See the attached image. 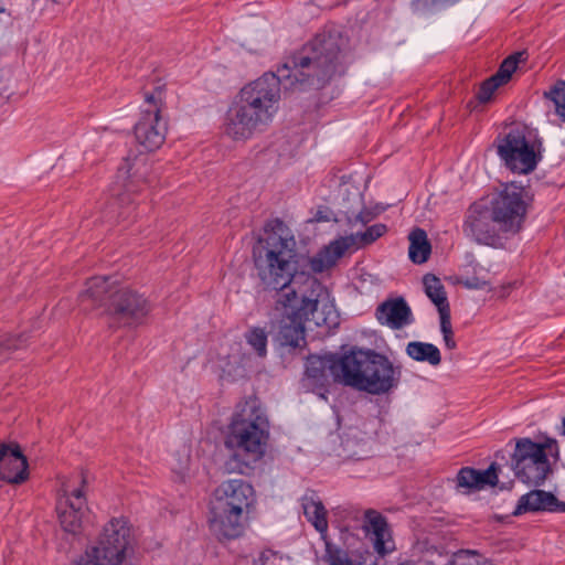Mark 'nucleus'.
Returning <instances> with one entry per match:
<instances>
[{"label": "nucleus", "mask_w": 565, "mask_h": 565, "mask_svg": "<svg viewBox=\"0 0 565 565\" xmlns=\"http://www.w3.org/2000/svg\"><path fill=\"white\" fill-rule=\"evenodd\" d=\"M175 462L171 463V470L174 475L175 481L183 482L189 477L190 470V454L186 450L178 452L173 459Z\"/></svg>", "instance_id": "obj_32"}, {"label": "nucleus", "mask_w": 565, "mask_h": 565, "mask_svg": "<svg viewBox=\"0 0 565 565\" xmlns=\"http://www.w3.org/2000/svg\"><path fill=\"white\" fill-rule=\"evenodd\" d=\"M425 294L437 307L439 317L450 315V306L447 299V294L440 279L435 275L427 274L423 279Z\"/></svg>", "instance_id": "obj_22"}, {"label": "nucleus", "mask_w": 565, "mask_h": 565, "mask_svg": "<svg viewBox=\"0 0 565 565\" xmlns=\"http://www.w3.org/2000/svg\"><path fill=\"white\" fill-rule=\"evenodd\" d=\"M526 52H514L507 56L500 64L498 71L481 82L473 99L469 100L467 107L471 111H479L480 106H484L494 99V93L503 85L508 84L513 73L516 71L520 62L525 61Z\"/></svg>", "instance_id": "obj_14"}, {"label": "nucleus", "mask_w": 565, "mask_h": 565, "mask_svg": "<svg viewBox=\"0 0 565 565\" xmlns=\"http://www.w3.org/2000/svg\"><path fill=\"white\" fill-rule=\"evenodd\" d=\"M548 456L555 461L559 459L556 439L546 438L544 441L536 443L529 437L515 438L510 468L519 481L536 488L544 484L553 472Z\"/></svg>", "instance_id": "obj_7"}, {"label": "nucleus", "mask_w": 565, "mask_h": 565, "mask_svg": "<svg viewBox=\"0 0 565 565\" xmlns=\"http://www.w3.org/2000/svg\"><path fill=\"white\" fill-rule=\"evenodd\" d=\"M449 565H493L483 555L475 551H459L457 552Z\"/></svg>", "instance_id": "obj_31"}, {"label": "nucleus", "mask_w": 565, "mask_h": 565, "mask_svg": "<svg viewBox=\"0 0 565 565\" xmlns=\"http://www.w3.org/2000/svg\"><path fill=\"white\" fill-rule=\"evenodd\" d=\"M25 340L20 337H0V361L6 360L10 352L23 347Z\"/></svg>", "instance_id": "obj_35"}, {"label": "nucleus", "mask_w": 565, "mask_h": 565, "mask_svg": "<svg viewBox=\"0 0 565 565\" xmlns=\"http://www.w3.org/2000/svg\"><path fill=\"white\" fill-rule=\"evenodd\" d=\"M500 466L492 462L486 470H478L479 488L483 489L486 486L495 487L499 482Z\"/></svg>", "instance_id": "obj_34"}, {"label": "nucleus", "mask_w": 565, "mask_h": 565, "mask_svg": "<svg viewBox=\"0 0 565 565\" xmlns=\"http://www.w3.org/2000/svg\"><path fill=\"white\" fill-rule=\"evenodd\" d=\"M372 221V214L367 211H361L355 215V222H360L363 225H366L369 222Z\"/></svg>", "instance_id": "obj_39"}, {"label": "nucleus", "mask_w": 565, "mask_h": 565, "mask_svg": "<svg viewBox=\"0 0 565 565\" xmlns=\"http://www.w3.org/2000/svg\"><path fill=\"white\" fill-rule=\"evenodd\" d=\"M163 89L156 87L152 93H146L140 105V118L135 125V136L146 151L159 149L167 135V121L162 118Z\"/></svg>", "instance_id": "obj_11"}, {"label": "nucleus", "mask_w": 565, "mask_h": 565, "mask_svg": "<svg viewBox=\"0 0 565 565\" xmlns=\"http://www.w3.org/2000/svg\"><path fill=\"white\" fill-rule=\"evenodd\" d=\"M545 96L554 103L556 114L565 121V81L558 79Z\"/></svg>", "instance_id": "obj_30"}, {"label": "nucleus", "mask_w": 565, "mask_h": 565, "mask_svg": "<svg viewBox=\"0 0 565 565\" xmlns=\"http://www.w3.org/2000/svg\"><path fill=\"white\" fill-rule=\"evenodd\" d=\"M78 300L83 310L98 309L128 326L140 323L150 312V305L142 295L113 276L88 279Z\"/></svg>", "instance_id": "obj_5"}, {"label": "nucleus", "mask_w": 565, "mask_h": 565, "mask_svg": "<svg viewBox=\"0 0 565 565\" xmlns=\"http://www.w3.org/2000/svg\"><path fill=\"white\" fill-rule=\"evenodd\" d=\"M561 435L565 436V417L563 418L562 420V430H561Z\"/></svg>", "instance_id": "obj_42"}, {"label": "nucleus", "mask_w": 565, "mask_h": 565, "mask_svg": "<svg viewBox=\"0 0 565 565\" xmlns=\"http://www.w3.org/2000/svg\"><path fill=\"white\" fill-rule=\"evenodd\" d=\"M330 221V216L329 214L324 213L321 209H320V222H328Z\"/></svg>", "instance_id": "obj_40"}, {"label": "nucleus", "mask_w": 565, "mask_h": 565, "mask_svg": "<svg viewBox=\"0 0 565 565\" xmlns=\"http://www.w3.org/2000/svg\"><path fill=\"white\" fill-rule=\"evenodd\" d=\"M500 454H501V451H498V452L495 454V457H497V458H499Z\"/></svg>", "instance_id": "obj_44"}, {"label": "nucleus", "mask_w": 565, "mask_h": 565, "mask_svg": "<svg viewBox=\"0 0 565 565\" xmlns=\"http://www.w3.org/2000/svg\"><path fill=\"white\" fill-rule=\"evenodd\" d=\"M440 331L443 333L446 348L449 350L455 349L457 344L454 339L450 315H444L440 317Z\"/></svg>", "instance_id": "obj_36"}, {"label": "nucleus", "mask_w": 565, "mask_h": 565, "mask_svg": "<svg viewBox=\"0 0 565 565\" xmlns=\"http://www.w3.org/2000/svg\"><path fill=\"white\" fill-rule=\"evenodd\" d=\"M530 512L565 513V502L559 501L552 492L533 489L519 498L512 515Z\"/></svg>", "instance_id": "obj_17"}, {"label": "nucleus", "mask_w": 565, "mask_h": 565, "mask_svg": "<svg viewBox=\"0 0 565 565\" xmlns=\"http://www.w3.org/2000/svg\"><path fill=\"white\" fill-rule=\"evenodd\" d=\"M245 340L259 358H264L267 354L268 333L265 328H250L245 333Z\"/></svg>", "instance_id": "obj_28"}, {"label": "nucleus", "mask_w": 565, "mask_h": 565, "mask_svg": "<svg viewBox=\"0 0 565 565\" xmlns=\"http://www.w3.org/2000/svg\"><path fill=\"white\" fill-rule=\"evenodd\" d=\"M362 529L365 537L372 543L374 552L380 556L383 557L395 550L388 522L379 511L374 509L365 510Z\"/></svg>", "instance_id": "obj_16"}, {"label": "nucleus", "mask_w": 565, "mask_h": 565, "mask_svg": "<svg viewBox=\"0 0 565 565\" xmlns=\"http://www.w3.org/2000/svg\"><path fill=\"white\" fill-rule=\"evenodd\" d=\"M462 231L467 237L476 243L491 247H499L503 244V238L508 236L501 231L499 224L492 220V212L480 199L467 210L462 224Z\"/></svg>", "instance_id": "obj_12"}, {"label": "nucleus", "mask_w": 565, "mask_h": 565, "mask_svg": "<svg viewBox=\"0 0 565 565\" xmlns=\"http://www.w3.org/2000/svg\"><path fill=\"white\" fill-rule=\"evenodd\" d=\"M3 11V9L0 7V12Z\"/></svg>", "instance_id": "obj_45"}, {"label": "nucleus", "mask_w": 565, "mask_h": 565, "mask_svg": "<svg viewBox=\"0 0 565 565\" xmlns=\"http://www.w3.org/2000/svg\"><path fill=\"white\" fill-rule=\"evenodd\" d=\"M497 153L512 172L527 174L542 160V139L527 126L515 124L497 138Z\"/></svg>", "instance_id": "obj_9"}, {"label": "nucleus", "mask_w": 565, "mask_h": 565, "mask_svg": "<svg viewBox=\"0 0 565 565\" xmlns=\"http://www.w3.org/2000/svg\"><path fill=\"white\" fill-rule=\"evenodd\" d=\"M252 257L264 288L281 291L276 301L282 316L281 344L301 348L306 344L305 322L318 308V256L298 253L294 235L279 223L255 242Z\"/></svg>", "instance_id": "obj_1"}, {"label": "nucleus", "mask_w": 565, "mask_h": 565, "mask_svg": "<svg viewBox=\"0 0 565 565\" xmlns=\"http://www.w3.org/2000/svg\"><path fill=\"white\" fill-rule=\"evenodd\" d=\"M320 366L328 367L334 380L344 386L372 395L388 393L401 380L399 367L373 349L352 347L342 355L320 354Z\"/></svg>", "instance_id": "obj_4"}, {"label": "nucleus", "mask_w": 565, "mask_h": 565, "mask_svg": "<svg viewBox=\"0 0 565 565\" xmlns=\"http://www.w3.org/2000/svg\"><path fill=\"white\" fill-rule=\"evenodd\" d=\"M135 161H138L137 159ZM137 162L130 164L129 159L118 169L117 179L118 181L111 186V195L114 196L113 202L107 206L105 211V217L109 221H119L126 218L128 214L134 210L131 206L135 200L131 195L138 191L139 179L135 173H131L132 168Z\"/></svg>", "instance_id": "obj_13"}, {"label": "nucleus", "mask_w": 565, "mask_h": 565, "mask_svg": "<svg viewBox=\"0 0 565 565\" xmlns=\"http://www.w3.org/2000/svg\"><path fill=\"white\" fill-rule=\"evenodd\" d=\"M387 232V226L382 223L374 224L369 226L364 232H358L355 234H350V237H353L355 249L369 246L373 244L376 239L382 237Z\"/></svg>", "instance_id": "obj_27"}, {"label": "nucleus", "mask_w": 565, "mask_h": 565, "mask_svg": "<svg viewBox=\"0 0 565 565\" xmlns=\"http://www.w3.org/2000/svg\"><path fill=\"white\" fill-rule=\"evenodd\" d=\"M399 565H424V563L422 561H408V562H404V563H401Z\"/></svg>", "instance_id": "obj_41"}, {"label": "nucleus", "mask_w": 565, "mask_h": 565, "mask_svg": "<svg viewBox=\"0 0 565 565\" xmlns=\"http://www.w3.org/2000/svg\"><path fill=\"white\" fill-rule=\"evenodd\" d=\"M300 385L305 392L316 393L318 391V355L307 356Z\"/></svg>", "instance_id": "obj_26"}, {"label": "nucleus", "mask_w": 565, "mask_h": 565, "mask_svg": "<svg viewBox=\"0 0 565 565\" xmlns=\"http://www.w3.org/2000/svg\"><path fill=\"white\" fill-rule=\"evenodd\" d=\"M270 439V422L256 396L239 401L224 433V447L228 451L226 468L244 473L263 460Z\"/></svg>", "instance_id": "obj_3"}, {"label": "nucleus", "mask_w": 565, "mask_h": 565, "mask_svg": "<svg viewBox=\"0 0 565 565\" xmlns=\"http://www.w3.org/2000/svg\"><path fill=\"white\" fill-rule=\"evenodd\" d=\"M465 285H466L467 287H469V288H476V287H478L476 284H472V282H470V281H466V284H465Z\"/></svg>", "instance_id": "obj_43"}, {"label": "nucleus", "mask_w": 565, "mask_h": 565, "mask_svg": "<svg viewBox=\"0 0 565 565\" xmlns=\"http://www.w3.org/2000/svg\"><path fill=\"white\" fill-rule=\"evenodd\" d=\"M483 199L505 236L522 230L532 201L525 188L511 182Z\"/></svg>", "instance_id": "obj_10"}, {"label": "nucleus", "mask_w": 565, "mask_h": 565, "mask_svg": "<svg viewBox=\"0 0 565 565\" xmlns=\"http://www.w3.org/2000/svg\"><path fill=\"white\" fill-rule=\"evenodd\" d=\"M457 0H413L412 7L415 11H425L437 6H447L456 2Z\"/></svg>", "instance_id": "obj_37"}, {"label": "nucleus", "mask_w": 565, "mask_h": 565, "mask_svg": "<svg viewBox=\"0 0 565 565\" xmlns=\"http://www.w3.org/2000/svg\"><path fill=\"white\" fill-rule=\"evenodd\" d=\"M327 510L320 502V540L324 542L326 552L323 559L328 565H353L347 551L333 544L328 537Z\"/></svg>", "instance_id": "obj_20"}, {"label": "nucleus", "mask_w": 565, "mask_h": 565, "mask_svg": "<svg viewBox=\"0 0 565 565\" xmlns=\"http://www.w3.org/2000/svg\"><path fill=\"white\" fill-rule=\"evenodd\" d=\"M457 487L480 490L478 481V469L471 467L461 468L456 477Z\"/></svg>", "instance_id": "obj_33"}, {"label": "nucleus", "mask_w": 565, "mask_h": 565, "mask_svg": "<svg viewBox=\"0 0 565 565\" xmlns=\"http://www.w3.org/2000/svg\"><path fill=\"white\" fill-rule=\"evenodd\" d=\"M409 259L415 264H424L429 258L431 245L427 238L426 232L420 227H415L408 235Z\"/></svg>", "instance_id": "obj_23"}, {"label": "nucleus", "mask_w": 565, "mask_h": 565, "mask_svg": "<svg viewBox=\"0 0 565 565\" xmlns=\"http://www.w3.org/2000/svg\"><path fill=\"white\" fill-rule=\"evenodd\" d=\"M320 313L322 323L328 328L327 335H331L340 326V312L335 308L334 299L330 298V292L326 287L320 285Z\"/></svg>", "instance_id": "obj_25"}, {"label": "nucleus", "mask_w": 565, "mask_h": 565, "mask_svg": "<svg viewBox=\"0 0 565 565\" xmlns=\"http://www.w3.org/2000/svg\"><path fill=\"white\" fill-rule=\"evenodd\" d=\"M317 70V44L310 42L289 63L278 67L277 73H264L244 85L226 111L224 134L234 141H246L264 132L279 111L281 86L305 90L312 84Z\"/></svg>", "instance_id": "obj_2"}, {"label": "nucleus", "mask_w": 565, "mask_h": 565, "mask_svg": "<svg viewBox=\"0 0 565 565\" xmlns=\"http://www.w3.org/2000/svg\"><path fill=\"white\" fill-rule=\"evenodd\" d=\"M354 247L353 237L339 236L320 249V273L334 267L347 250Z\"/></svg>", "instance_id": "obj_21"}, {"label": "nucleus", "mask_w": 565, "mask_h": 565, "mask_svg": "<svg viewBox=\"0 0 565 565\" xmlns=\"http://www.w3.org/2000/svg\"><path fill=\"white\" fill-rule=\"evenodd\" d=\"M56 512L62 529L71 534H78L83 529L88 508L82 488L68 490L63 487V494L56 504Z\"/></svg>", "instance_id": "obj_15"}, {"label": "nucleus", "mask_w": 565, "mask_h": 565, "mask_svg": "<svg viewBox=\"0 0 565 565\" xmlns=\"http://www.w3.org/2000/svg\"><path fill=\"white\" fill-rule=\"evenodd\" d=\"M350 40L342 28L333 23L326 24L320 33V105L329 103L340 90L332 81L344 75L350 54Z\"/></svg>", "instance_id": "obj_8"}, {"label": "nucleus", "mask_w": 565, "mask_h": 565, "mask_svg": "<svg viewBox=\"0 0 565 565\" xmlns=\"http://www.w3.org/2000/svg\"><path fill=\"white\" fill-rule=\"evenodd\" d=\"M301 507L308 522L318 531V495L315 490L307 491L302 495Z\"/></svg>", "instance_id": "obj_29"}, {"label": "nucleus", "mask_w": 565, "mask_h": 565, "mask_svg": "<svg viewBox=\"0 0 565 565\" xmlns=\"http://www.w3.org/2000/svg\"><path fill=\"white\" fill-rule=\"evenodd\" d=\"M278 557L275 553L268 551L262 553L255 561L253 565H278Z\"/></svg>", "instance_id": "obj_38"}, {"label": "nucleus", "mask_w": 565, "mask_h": 565, "mask_svg": "<svg viewBox=\"0 0 565 565\" xmlns=\"http://www.w3.org/2000/svg\"><path fill=\"white\" fill-rule=\"evenodd\" d=\"M256 501L253 486L243 479L223 481L210 502L209 526L220 540H234L245 530V524Z\"/></svg>", "instance_id": "obj_6"}, {"label": "nucleus", "mask_w": 565, "mask_h": 565, "mask_svg": "<svg viewBox=\"0 0 565 565\" xmlns=\"http://www.w3.org/2000/svg\"><path fill=\"white\" fill-rule=\"evenodd\" d=\"M29 477L28 461L18 445H0V479L21 483Z\"/></svg>", "instance_id": "obj_18"}, {"label": "nucleus", "mask_w": 565, "mask_h": 565, "mask_svg": "<svg viewBox=\"0 0 565 565\" xmlns=\"http://www.w3.org/2000/svg\"><path fill=\"white\" fill-rule=\"evenodd\" d=\"M376 320L393 330L403 329L414 322L411 307L403 297L388 298L375 310Z\"/></svg>", "instance_id": "obj_19"}, {"label": "nucleus", "mask_w": 565, "mask_h": 565, "mask_svg": "<svg viewBox=\"0 0 565 565\" xmlns=\"http://www.w3.org/2000/svg\"><path fill=\"white\" fill-rule=\"evenodd\" d=\"M406 354L417 362H426L431 366H437L441 362L440 350L435 344L428 342H409L406 345Z\"/></svg>", "instance_id": "obj_24"}]
</instances>
